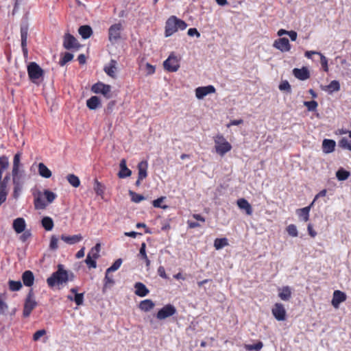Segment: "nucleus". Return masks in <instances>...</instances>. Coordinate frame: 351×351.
I'll use <instances>...</instances> for the list:
<instances>
[{"instance_id": "f257e3e1", "label": "nucleus", "mask_w": 351, "mask_h": 351, "mask_svg": "<svg viewBox=\"0 0 351 351\" xmlns=\"http://www.w3.org/2000/svg\"><path fill=\"white\" fill-rule=\"evenodd\" d=\"M186 27L187 24L185 21L176 16H171L165 23V35L169 37L178 30H184Z\"/></svg>"}, {"instance_id": "f03ea898", "label": "nucleus", "mask_w": 351, "mask_h": 351, "mask_svg": "<svg viewBox=\"0 0 351 351\" xmlns=\"http://www.w3.org/2000/svg\"><path fill=\"white\" fill-rule=\"evenodd\" d=\"M73 274H69L64 270L62 265H58V269L54 272L51 277L47 279V283L49 287H53L55 285L66 283L67 281L72 280Z\"/></svg>"}, {"instance_id": "7ed1b4c3", "label": "nucleus", "mask_w": 351, "mask_h": 351, "mask_svg": "<svg viewBox=\"0 0 351 351\" xmlns=\"http://www.w3.org/2000/svg\"><path fill=\"white\" fill-rule=\"evenodd\" d=\"M214 149L219 156H223L232 149L231 144L221 134H218L213 137Z\"/></svg>"}, {"instance_id": "20e7f679", "label": "nucleus", "mask_w": 351, "mask_h": 351, "mask_svg": "<svg viewBox=\"0 0 351 351\" xmlns=\"http://www.w3.org/2000/svg\"><path fill=\"white\" fill-rule=\"evenodd\" d=\"M37 306V302L34 298L32 290H30L25 300L23 315L24 317H28L32 311Z\"/></svg>"}, {"instance_id": "39448f33", "label": "nucleus", "mask_w": 351, "mask_h": 351, "mask_svg": "<svg viewBox=\"0 0 351 351\" xmlns=\"http://www.w3.org/2000/svg\"><path fill=\"white\" fill-rule=\"evenodd\" d=\"M27 72L30 80L34 82H36L43 75V70L36 62H31L28 65Z\"/></svg>"}, {"instance_id": "423d86ee", "label": "nucleus", "mask_w": 351, "mask_h": 351, "mask_svg": "<svg viewBox=\"0 0 351 351\" xmlns=\"http://www.w3.org/2000/svg\"><path fill=\"white\" fill-rule=\"evenodd\" d=\"M164 68L169 72H176L180 68V58L171 53L168 58L163 62Z\"/></svg>"}, {"instance_id": "0eeeda50", "label": "nucleus", "mask_w": 351, "mask_h": 351, "mask_svg": "<svg viewBox=\"0 0 351 351\" xmlns=\"http://www.w3.org/2000/svg\"><path fill=\"white\" fill-rule=\"evenodd\" d=\"M63 47L67 50L77 51L80 49V44L73 35L66 33L63 37Z\"/></svg>"}, {"instance_id": "6e6552de", "label": "nucleus", "mask_w": 351, "mask_h": 351, "mask_svg": "<svg viewBox=\"0 0 351 351\" xmlns=\"http://www.w3.org/2000/svg\"><path fill=\"white\" fill-rule=\"evenodd\" d=\"M122 25L120 23L112 25L108 29L109 40L113 43L117 42L121 38V32Z\"/></svg>"}, {"instance_id": "1a4fd4ad", "label": "nucleus", "mask_w": 351, "mask_h": 351, "mask_svg": "<svg viewBox=\"0 0 351 351\" xmlns=\"http://www.w3.org/2000/svg\"><path fill=\"white\" fill-rule=\"evenodd\" d=\"M271 313L278 321H285L286 319L287 312L284 305L281 303H276L271 309Z\"/></svg>"}, {"instance_id": "9d476101", "label": "nucleus", "mask_w": 351, "mask_h": 351, "mask_svg": "<svg viewBox=\"0 0 351 351\" xmlns=\"http://www.w3.org/2000/svg\"><path fill=\"white\" fill-rule=\"evenodd\" d=\"M176 312V309L173 305L167 304L158 311L156 317L162 320L173 315Z\"/></svg>"}, {"instance_id": "9b49d317", "label": "nucleus", "mask_w": 351, "mask_h": 351, "mask_svg": "<svg viewBox=\"0 0 351 351\" xmlns=\"http://www.w3.org/2000/svg\"><path fill=\"white\" fill-rule=\"evenodd\" d=\"M274 47L281 52H288L291 50V45L287 38H280L276 40L273 44Z\"/></svg>"}, {"instance_id": "f8f14e48", "label": "nucleus", "mask_w": 351, "mask_h": 351, "mask_svg": "<svg viewBox=\"0 0 351 351\" xmlns=\"http://www.w3.org/2000/svg\"><path fill=\"white\" fill-rule=\"evenodd\" d=\"M28 36V26L23 25L21 26V47L25 56L27 55V40Z\"/></svg>"}, {"instance_id": "ddd939ff", "label": "nucleus", "mask_w": 351, "mask_h": 351, "mask_svg": "<svg viewBox=\"0 0 351 351\" xmlns=\"http://www.w3.org/2000/svg\"><path fill=\"white\" fill-rule=\"evenodd\" d=\"M293 74L294 76L300 80H306L310 77V73L308 68L303 66L301 69H293Z\"/></svg>"}, {"instance_id": "4468645a", "label": "nucleus", "mask_w": 351, "mask_h": 351, "mask_svg": "<svg viewBox=\"0 0 351 351\" xmlns=\"http://www.w3.org/2000/svg\"><path fill=\"white\" fill-rule=\"evenodd\" d=\"M346 300V294L339 290L335 291L333 293V298L332 300V304L335 308H338L340 303Z\"/></svg>"}, {"instance_id": "2eb2a0df", "label": "nucleus", "mask_w": 351, "mask_h": 351, "mask_svg": "<svg viewBox=\"0 0 351 351\" xmlns=\"http://www.w3.org/2000/svg\"><path fill=\"white\" fill-rule=\"evenodd\" d=\"M120 171L118 173V176L120 178H125L130 177L132 175V171L127 167L126 160L123 158L119 164Z\"/></svg>"}, {"instance_id": "dca6fc26", "label": "nucleus", "mask_w": 351, "mask_h": 351, "mask_svg": "<svg viewBox=\"0 0 351 351\" xmlns=\"http://www.w3.org/2000/svg\"><path fill=\"white\" fill-rule=\"evenodd\" d=\"M12 227L17 234L24 232L26 228L25 219L22 217L15 219L13 221Z\"/></svg>"}, {"instance_id": "f3484780", "label": "nucleus", "mask_w": 351, "mask_h": 351, "mask_svg": "<svg viewBox=\"0 0 351 351\" xmlns=\"http://www.w3.org/2000/svg\"><path fill=\"white\" fill-rule=\"evenodd\" d=\"M237 204L241 210L245 211L247 215L252 214V208L250 204L244 198H240L237 200Z\"/></svg>"}, {"instance_id": "a211bd4d", "label": "nucleus", "mask_w": 351, "mask_h": 351, "mask_svg": "<svg viewBox=\"0 0 351 351\" xmlns=\"http://www.w3.org/2000/svg\"><path fill=\"white\" fill-rule=\"evenodd\" d=\"M138 177L139 179H145L147 176L148 163L146 160H143L138 164Z\"/></svg>"}, {"instance_id": "6ab92c4d", "label": "nucleus", "mask_w": 351, "mask_h": 351, "mask_svg": "<svg viewBox=\"0 0 351 351\" xmlns=\"http://www.w3.org/2000/svg\"><path fill=\"white\" fill-rule=\"evenodd\" d=\"M82 238L83 237L80 234H75V235H72V236H67V235L62 234L61 236V239L69 245H73V244H75V243L80 242V241H82Z\"/></svg>"}, {"instance_id": "aec40b11", "label": "nucleus", "mask_w": 351, "mask_h": 351, "mask_svg": "<svg viewBox=\"0 0 351 351\" xmlns=\"http://www.w3.org/2000/svg\"><path fill=\"white\" fill-rule=\"evenodd\" d=\"M278 297L283 301H289L291 298V290L286 286L278 289Z\"/></svg>"}, {"instance_id": "412c9836", "label": "nucleus", "mask_w": 351, "mask_h": 351, "mask_svg": "<svg viewBox=\"0 0 351 351\" xmlns=\"http://www.w3.org/2000/svg\"><path fill=\"white\" fill-rule=\"evenodd\" d=\"M134 288L135 294L140 297H145L149 292V289L146 287V286L140 282L135 283Z\"/></svg>"}, {"instance_id": "4be33fe9", "label": "nucleus", "mask_w": 351, "mask_h": 351, "mask_svg": "<svg viewBox=\"0 0 351 351\" xmlns=\"http://www.w3.org/2000/svg\"><path fill=\"white\" fill-rule=\"evenodd\" d=\"M311 206L300 208L296 210V213L301 221L306 222L309 219V213L311 210Z\"/></svg>"}, {"instance_id": "5701e85b", "label": "nucleus", "mask_w": 351, "mask_h": 351, "mask_svg": "<svg viewBox=\"0 0 351 351\" xmlns=\"http://www.w3.org/2000/svg\"><path fill=\"white\" fill-rule=\"evenodd\" d=\"M335 141L330 139H324L322 142L323 152L326 154L331 153L334 151L335 147Z\"/></svg>"}, {"instance_id": "b1692460", "label": "nucleus", "mask_w": 351, "mask_h": 351, "mask_svg": "<svg viewBox=\"0 0 351 351\" xmlns=\"http://www.w3.org/2000/svg\"><path fill=\"white\" fill-rule=\"evenodd\" d=\"M38 171L39 175L43 178H49L52 176L50 169L43 162H40L38 165Z\"/></svg>"}, {"instance_id": "393cba45", "label": "nucleus", "mask_w": 351, "mask_h": 351, "mask_svg": "<svg viewBox=\"0 0 351 351\" xmlns=\"http://www.w3.org/2000/svg\"><path fill=\"white\" fill-rule=\"evenodd\" d=\"M23 284L27 287H31L34 284V276L31 271H25L22 275Z\"/></svg>"}, {"instance_id": "a878e982", "label": "nucleus", "mask_w": 351, "mask_h": 351, "mask_svg": "<svg viewBox=\"0 0 351 351\" xmlns=\"http://www.w3.org/2000/svg\"><path fill=\"white\" fill-rule=\"evenodd\" d=\"M12 180L14 186H22L23 184V172L20 171V170H18L16 173L14 171H12Z\"/></svg>"}, {"instance_id": "bb28decb", "label": "nucleus", "mask_w": 351, "mask_h": 351, "mask_svg": "<svg viewBox=\"0 0 351 351\" xmlns=\"http://www.w3.org/2000/svg\"><path fill=\"white\" fill-rule=\"evenodd\" d=\"M86 106L90 110H96L101 106V101L98 97L93 96L86 101Z\"/></svg>"}, {"instance_id": "cd10ccee", "label": "nucleus", "mask_w": 351, "mask_h": 351, "mask_svg": "<svg viewBox=\"0 0 351 351\" xmlns=\"http://www.w3.org/2000/svg\"><path fill=\"white\" fill-rule=\"evenodd\" d=\"M78 32L84 39H87L93 34V30L89 25H82L78 29Z\"/></svg>"}, {"instance_id": "c85d7f7f", "label": "nucleus", "mask_w": 351, "mask_h": 351, "mask_svg": "<svg viewBox=\"0 0 351 351\" xmlns=\"http://www.w3.org/2000/svg\"><path fill=\"white\" fill-rule=\"evenodd\" d=\"M154 306L155 304L152 300L147 299L141 301L139 304L138 307L141 311L148 312L151 311L152 308H154Z\"/></svg>"}, {"instance_id": "c756f323", "label": "nucleus", "mask_w": 351, "mask_h": 351, "mask_svg": "<svg viewBox=\"0 0 351 351\" xmlns=\"http://www.w3.org/2000/svg\"><path fill=\"white\" fill-rule=\"evenodd\" d=\"M215 89H195V95L197 99H202L207 95L214 93Z\"/></svg>"}, {"instance_id": "7c9ffc66", "label": "nucleus", "mask_w": 351, "mask_h": 351, "mask_svg": "<svg viewBox=\"0 0 351 351\" xmlns=\"http://www.w3.org/2000/svg\"><path fill=\"white\" fill-rule=\"evenodd\" d=\"M96 94H101L105 98L110 99L114 96V93L111 89H92Z\"/></svg>"}, {"instance_id": "2f4dec72", "label": "nucleus", "mask_w": 351, "mask_h": 351, "mask_svg": "<svg viewBox=\"0 0 351 351\" xmlns=\"http://www.w3.org/2000/svg\"><path fill=\"white\" fill-rule=\"evenodd\" d=\"M66 180L69 182V183L75 188L78 187L80 184V180L79 178L74 174H69L66 176Z\"/></svg>"}, {"instance_id": "473e14b6", "label": "nucleus", "mask_w": 351, "mask_h": 351, "mask_svg": "<svg viewBox=\"0 0 351 351\" xmlns=\"http://www.w3.org/2000/svg\"><path fill=\"white\" fill-rule=\"evenodd\" d=\"M228 245V239L226 238L216 239L214 241V247L217 250Z\"/></svg>"}, {"instance_id": "72a5a7b5", "label": "nucleus", "mask_w": 351, "mask_h": 351, "mask_svg": "<svg viewBox=\"0 0 351 351\" xmlns=\"http://www.w3.org/2000/svg\"><path fill=\"white\" fill-rule=\"evenodd\" d=\"M101 250L100 243H97L95 247H93L87 256H90V258L97 260L99 257V252Z\"/></svg>"}, {"instance_id": "f704fd0d", "label": "nucleus", "mask_w": 351, "mask_h": 351, "mask_svg": "<svg viewBox=\"0 0 351 351\" xmlns=\"http://www.w3.org/2000/svg\"><path fill=\"white\" fill-rule=\"evenodd\" d=\"M8 283L9 289L12 291H19L22 287V283L20 280L15 281L10 280Z\"/></svg>"}, {"instance_id": "c9c22d12", "label": "nucleus", "mask_w": 351, "mask_h": 351, "mask_svg": "<svg viewBox=\"0 0 351 351\" xmlns=\"http://www.w3.org/2000/svg\"><path fill=\"white\" fill-rule=\"evenodd\" d=\"M71 292L74 294L73 301H75L76 304L77 306L82 305L84 301V294L77 293V290L75 288L71 289Z\"/></svg>"}, {"instance_id": "e433bc0d", "label": "nucleus", "mask_w": 351, "mask_h": 351, "mask_svg": "<svg viewBox=\"0 0 351 351\" xmlns=\"http://www.w3.org/2000/svg\"><path fill=\"white\" fill-rule=\"evenodd\" d=\"M42 225L46 230H51L53 227V221L51 217H45L42 219Z\"/></svg>"}, {"instance_id": "4c0bfd02", "label": "nucleus", "mask_w": 351, "mask_h": 351, "mask_svg": "<svg viewBox=\"0 0 351 351\" xmlns=\"http://www.w3.org/2000/svg\"><path fill=\"white\" fill-rule=\"evenodd\" d=\"M263 347V343L262 341H258L256 344L250 345V344H245L244 348L247 351H260Z\"/></svg>"}, {"instance_id": "58836bf2", "label": "nucleus", "mask_w": 351, "mask_h": 351, "mask_svg": "<svg viewBox=\"0 0 351 351\" xmlns=\"http://www.w3.org/2000/svg\"><path fill=\"white\" fill-rule=\"evenodd\" d=\"M73 58V56L72 53H69V52H65L62 56L61 57V58L60 59V61H59V64L61 66H64L67 62H70L71 60H72V59Z\"/></svg>"}, {"instance_id": "ea45409f", "label": "nucleus", "mask_w": 351, "mask_h": 351, "mask_svg": "<svg viewBox=\"0 0 351 351\" xmlns=\"http://www.w3.org/2000/svg\"><path fill=\"white\" fill-rule=\"evenodd\" d=\"M105 190V186L99 182L97 180L94 181V191L96 194L102 196Z\"/></svg>"}, {"instance_id": "a19ab883", "label": "nucleus", "mask_w": 351, "mask_h": 351, "mask_svg": "<svg viewBox=\"0 0 351 351\" xmlns=\"http://www.w3.org/2000/svg\"><path fill=\"white\" fill-rule=\"evenodd\" d=\"M350 176V172L344 170L343 169H340L336 172V177L340 181L346 180Z\"/></svg>"}, {"instance_id": "79ce46f5", "label": "nucleus", "mask_w": 351, "mask_h": 351, "mask_svg": "<svg viewBox=\"0 0 351 351\" xmlns=\"http://www.w3.org/2000/svg\"><path fill=\"white\" fill-rule=\"evenodd\" d=\"M116 64L117 62L115 60H111L109 65L108 66H106L104 69L106 73L111 77H113L116 71Z\"/></svg>"}, {"instance_id": "37998d69", "label": "nucleus", "mask_w": 351, "mask_h": 351, "mask_svg": "<svg viewBox=\"0 0 351 351\" xmlns=\"http://www.w3.org/2000/svg\"><path fill=\"white\" fill-rule=\"evenodd\" d=\"M43 195L49 204L52 203L57 197L56 193L47 189L43 191Z\"/></svg>"}, {"instance_id": "c03bdc74", "label": "nucleus", "mask_w": 351, "mask_h": 351, "mask_svg": "<svg viewBox=\"0 0 351 351\" xmlns=\"http://www.w3.org/2000/svg\"><path fill=\"white\" fill-rule=\"evenodd\" d=\"M34 205L36 209H43L46 207V203L41 198V193H39L38 197L34 200Z\"/></svg>"}, {"instance_id": "a18cd8bd", "label": "nucleus", "mask_w": 351, "mask_h": 351, "mask_svg": "<svg viewBox=\"0 0 351 351\" xmlns=\"http://www.w3.org/2000/svg\"><path fill=\"white\" fill-rule=\"evenodd\" d=\"M286 230L289 236L292 237H298V232L295 225L290 224L287 227Z\"/></svg>"}, {"instance_id": "49530a36", "label": "nucleus", "mask_w": 351, "mask_h": 351, "mask_svg": "<svg viewBox=\"0 0 351 351\" xmlns=\"http://www.w3.org/2000/svg\"><path fill=\"white\" fill-rule=\"evenodd\" d=\"M165 199H166L165 197H160L154 200L152 202L153 206L156 208H161L162 209H167L168 208V206L162 205V203L164 202V200Z\"/></svg>"}, {"instance_id": "de8ad7c7", "label": "nucleus", "mask_w": 351, "mask_h": 351, "mask_svg": "<svg viewBox=\"0 0 351 351\" xmlns=\"http://www.w3.org/2000/svg\"><path fill=\"white\" fill-rule=\"evenodd\" d=\"M121 264H122L121 258H119V259L116 260L115 262L112 264V265L106 269L107 273H110V272L117 271V269H119Z\"/></svg>"}, {"instance_id": "09e8293b", "label": "nucleus", "mask_w": 351, "mask_h": 351, "mask_svg": "<svg viewBox=\"0 0 351 351\" xmlns=\"http://www.w3.org/2000/svg\"><path fill=\"white\" fill-rule=\"evenodd\" d=\"M129 194L131 196L132 201L135 203H138L142 200L145 199V197L142 195H139L135 192H133L132 191H129Z\"/></svg>"}, {"instance_id": "8fccbe9b", "label": "nucleus", "mask_w": 351, "mask_h": 351, "mask_svg": "<svg viewBox=\"0 0 351 351\" xmlns=\"http://www.w3.org/2000/svg\"><path fill=\"white\" fill-rule=\"evenodd\" d=\"M110 273H107V271H106V276L104 278V286L103 288V291H105V289L110 285H112L114 283V281L112 276H109Z\"/></svg>"}, {"instance_id": "3c124183", "label": "nucleus", "mask_w": 351, "mask_h": 351, "mask_svg": "<svg viewBox=\"0 0 351 351\" xmlns=\"http://www.w3.org/2000/svg\"><path fill=\"white\" fill-rule=\"evenodd\" d=\"M20 157L21 154L19 153L15 154L14 157L12 171H14L15 173L18 170H19Z\"/></svg>"}, {"instance_id": "603ef678", "label": "nucleus", "mask_w": 351, "mask_h": 351, "mask_svg": "<svg viewBox=\"0 0 351 351\" xmlns=\"http://www.w3.org/2000/svg\"><path fill=\"white\" fill-rule=\"evenodd\" d=\"M58 248V239L56 236L53 235L50 239L49 249L51 250H56Z\"/></svg>"}, {"instance_id": "864d4df0", "label": "nucleus", "mask_w": 351, "mask_h": 351, "mask_svg": "<svg viewBox=\"0 0 351 351\" xmlns=\"http://www.w3.org/2000/svg\"><path fill=\"white\" fill-rule=\"evenodd\" d=\"M339 145L341 148L351 151V142L346 138H341Z\"/></svg>"}, {"instance_id": "5fc2aeb1", "label": "nucleus", "mask_w": 351, "mask_h": 351, "mask_svg": "<svg viewBox=\"0 0 351 351\" xmlns=\"http://www.w3.org/2000/svg\"><path fill=\"white\" fill-rule=\"evenodd\" d=\"M304 105L307 108L308 111H315L318 106L315 101H304Z\"/></svg>"}, {"instance_id": "6e6d98bb", "label": "nucleus", "mask_w": 351, "mask_h": 351, "mask_svg": "<svg viewBox=\"0 0 351 351\" xmlns=\"http://www.w3.org/2000/svg\"><path fill=\"white\" fill-rule=\"evenodd\" d=\"M8 308V306L4 301L3 295L0 293V314H4Z\"/></svg>"}, {"instance_id": "4d7b16f0", "label": "nucleus", "mask_w": 351, "mask_h": 351, "mask_svg": "<svg viewBox=\"0 0 351 351\" xmlns=\"http://www.w3.org/2000/svg\"><path fill=\"white\" fill-rule=\"evenodd\" d=\"M319 56H320L322 67L324 71L327 72L328 71V59L321 53H319Z\"/></svg>"}, {"instance_id": "13d9d810", "label": "nucleus", "mask_w": 351, "mask_h": 351, "mask_svg": "<svg viewBox=\"0 0 351 351\" xmlns=\"http://www.w3.org/2000/svg\"><path fill=\"white\" fill-rule=\"evenodd\" d=\"M9 165L8 159L6 156L0 157V169L5 170L8 168Z\"/></svg>"}, {"instance_id": "bf43d9fd", "label": "nucleus", "mask_w": 351, "mask_h": 351, "mask_svg": "<svg viewBox=\"0 0 351 351\" xmlns=\"http://www.w3.org/2000/svg\"><path fill=\"white\" fill-rule=\"evenodd\" d=\"M85 263L90 268H96L97 267L96 260L93 259V258H90V256H86Z\"/></svg>"}, {"instance_id": "052dcab7", "label": "nucleus", "mask_w": 351, "mask_h": 351, "mask_svg": "<svg viewBox=\"0 0 351 351\" xmlns=\"http://www.w3.org/2000/svg\"><path fill=\"white\" fill-rule=\"evenodd\" d=\"M145 71L147 75H152L155 73L156 67L149 63L145 64Z\"/></svg>"}, {"instance_id": "680f3d73", "label": "nucleus", "mask_w": 351, "mask_h": 351, "mask_svg": "<svg viewBox=\"0 0 351 351\" xmlns=\"http://www.w3.org/2000/svg\"><path fill=\"white\" fill-rule=\"evenodd\" d=\"M46 334V330L44 329L36 331L33 335V340L37 341L40 338Z\"/></svg>"}, {"instance_id": "e2e57ef3", "label": "nucleus", "mask_w": 351, "mask_h": 351, "mask_svg": "<svg viewBox=\"0 0 351 351\" xmlns=\"http://www.w3.org/2000/svg\"><path fill=\"white\" fill-rule=\"evenodd\" d=\"M21 190H22V186H14L12 195L14 199L19 198V197L20 196Z\"/></svg>"}, {"instance_id": "0e129e2a", "label": "nucleus", "mask_w": 351, "mask_h": 351, "mask_svg": "<svg viewBox=\"0 0 351 351\" xmlns=\"http://www.w3.org/2000/svg\"><path fill=\"white\" fill-rule=\"evenodd\" d=\"M187 34L190 36H196L197 37L200 36V34L199 33V32L197 30L196 28L189 29Z\"/></svg>"}, {"instance_id": "69168bd1", "label": "nucleus", "mask_w": 351, "mask_h": 351, "mask_svg": "<svg viewBox=\"0 0 351 351\" xmlns=\"http://www.w3.org/2000/svg\"><path fill=\"white\" fill-rule=\"evenodd\" d=\"M307 230H308V232L309 235L312 238H314V237H316L317 232L313 230V225L311 223H308V224Z\"/></svg>"}, {"instance_id": "338daca9", "label": "nucleus", "mask_w": 351, "mask_h": 351, "mask_svg": "<svg viewBox=\"0 0 351 351\" xmlns=\"http://www.w3.org/2000/svg\"><path fill=\"white\" fill-rule=\"evenodd\" d=\"M243 123V119H237V120H232L230 123L227 124V127L230 128L232 125H239L240 124H242Z\"/></svg>"}, {"instance_id": "774afa93", "label": "nucleus", "mask_w": 351, "mask_h": 351, "mask_svg": "<svg viewBox=\"0 0 351 351\" xmlns=\"http://www.w3.org/2000/svg\"><path fill=\"white\" fill-rule=\"evenodd\" d=\"M31 237V233L29 231H25L23 234L20 237V239L25 242Z\"/></svg>"}]
</instances>
